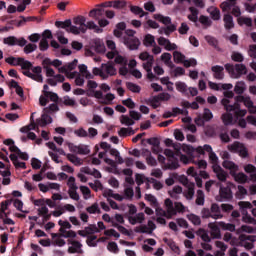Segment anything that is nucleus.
<instances>
[{
	"label": "nucleus",
	"mask_w": 256,
	"mask_h": 256,
	"mask_svg": "<svg viewBox=\"0 0 256 256\" xmlns=\"http://www.w3.org/2000/svg\"><path fill=\"white\" fill-rule=\"evenodd\" d=\"M233 91L225 90L224 91V99H222V105L224 106L226 111H234L236 117H245L247 115V110L241 109V105L239 103H243L246 108H248L249 113L255 115L256 113V106L251 100L249 96H237L235 98V103L231 104L229 99H233L234 97Z\"/></svg>",
	"instance_id": "nucleus-1"
},
{
	"label": "nucleus",
	"mask_w": 256,
	"mask_h": 256,
	"mask_svg": "<svg viewBox=\"0 0 256 256\" xmlns=\"http://www.w3.org/2000/svg\"><path fill=\"white\" fill-rule=\"evenodd\" d=\"M52 67H55V69H58V73H59V69H61V67H63V62L59 59H55V60H51L49 58H45L42 61V66L43 69L45 70L46 73V82L48 83V85H51L52 87H55L57 85V83H63V81H65V76L61 75V74H55V70H53Z\"/></svg>",
	"instance_id": "nucleus-2"
},
{
	"label": "nucleus",
	"mask_w": 256,
	"mask_h": 256,
	"mask_svg": "<svg viewBox=\"0 0 256 256\" xmlns=\"http://www.w3.org/2000/svg\"><path fill=\"white\" fill-rule=\"evenodd\" d=\"M4 144L7 145L9 151H11L10 160L12 161L14 167L16 169H27L25 162H21L19 159H22V161H29V154L21 152V150L15 146V142H13L11 139L5 140Z\"/></svg>",
	"instance_id": "nucleus-3"
},
{
	"label": "nucleus",
	"mask_w": 256,
	"mask_h": 256,
	"mask_svg": "<svg viewBox=\"0 0 256 256\" xmlns=\"http://www.w3.org/2000/svg\"><path fill=\"white\" fill-rule=\"evenodd\" d=\"M174 151L176 157L179 158L181 163H184V165H189V163H191V161L194 159L193 153L195 151L197 152V148L187 144H176L174 145Z\"/></svg>",
	"instance_id": "nucleus-4"
},
{
	"label": "nucleus",
	"mask_w": 256,
	"mask_h": 256,
	"mask_svg": "<svg viewBox=\"0 0 256 256\" xmlns=\"http://www.w3.org/2000/svg\"><path fill=\"white\" fill-rule=\"evenodd\" d=\"M74 25H72L69 29H67V33H73V35H79L80 33H86L91 23V20L87 21L85 16H77L73 19Z\"/></svg>",
	"instance_id": "nucleus-5"
},
{
	"label": "nucleus",
	"mask_w": 256,
	"mask_h": 256,
	"mask_svg": "<svg viewBox=\"0 0 256 256\" xmlns=\"http://www.w3.org/2000/svg\"><path fill=\"white\" fill-rule=\"evenodd\" d=\"M109 155H111L114 160L105 156V152H99L98 157L99 159H104V163H106V165H109V167H112V169H115L117 165H123V163H125V160H123V157H121V153L119 152V150L111 148L109 150Z\"/></svg>",
	"instance_id": "nucleus-6"
},
{
	"label": "nucleus",
	"mask_w": 256,
	"mask_h": 256,
	"mask_svg": "<svg viewBox=\"0 0 256 256\" xmlns=\"http://www.w3.org/2000/svg\"><path fill=\"white\" fill-rule=\"evenodd\" d=\"M139 60L147 61L146 63L143 64V69H145L147 73V78L150 79V81H153V79H155V74H153L152 67H153V62L155 61V58L153 57V55L149 54V52L144 51L139 54Z\"/></svg>",
	"instance_id": "nucleus-7"
},
{
	"label": "nucleus",
	"mask_w": 256,
	"mask_h": 256,
	"mask_svg": "<svg viewBox=\"0 0 256 256\" xmlns=\"http://www.w3.org/2000/svg\"><path fill=\"white\" fill-rule=\"evenodd\" d=\"M225 69L231 79H239L243 75H247V67L243 64H225Z\"/></svg>",
	"instance_id": "nucleus-8"
},
{
	"label": "nucleus",
	"mask_w": 256,
	"mask_h": 256,
	"mask_svg": "<svg viewBox=\"0 0 256 256\" xmlns=\"http://www.w3.org/2000/svg\"><path fill=\"white\" fill-rule=\"evenodd\" d=\"M196 153H198V155H205V153H208L209 161L212 163V167L213 165H219V157H217V154L213 152V148L210 145L206 144L204 146H198L196 148Z\"/></svg>",
	"instance_id": "nucleus-9"
},
{
	"label": "nucleus",
	"mask_w": 256,
	"mask_h": 256,
	"mask_svg": "<svg viewBox=\"0 0 256 256\" xmlns=\"http://www.w3.org/2000/svg\"><path fill=\"white\" fill-rule=\"evenodd\" d=\"M235 187V184L227 182V186H220L219 196L216 197V201H231L233 199V192L231 188Z\"/></svg>",
	"instance_id": "nucleus-10"
},
{
	"label": "nucleus",
	"mask_w": 256,
	"mask_h": 256,
	"mask_svg": "<svg viewBox=\"0 0 256 256\" xmlns=\"http://www.w3.org/2000/svg\"><path fill=\"white\" fill-rule=\"evenodd\" d=\"M58 224L60 226V233H62V236L65 237V239H75L77 237V232L73 230H65V229H71V223L67 220H59Z\"/></svg>",
	"instance_id": "nucleus-11"
},
{
	"label": "nucleus",
	"mask_w": 256,
	"mask_h": 256,
	"mask_svg": "<svg viewBox=\"0 0 256 256\" xmlns=\"http://www.w3.org/2000/svg\"><path fill=\"white\" fill-rule=\"evenodd\" d=\"M43 69L40 66H36L31 70H24L23 75L29 77L33 81H37V83H43Z\"/></svg>",
	"instance_id": "nucleus-12"
},
{
	"label": "nucleus",
	"mask_w": 256,
	"mask_h": 256,
	"mask_svg": "<svg viewBox=\"0 0 256 256\" xmlns=\"http://www.w3.org/2000/svg\"><path fill=\"white\" fill-rule=\"evenodd\" d=\"M228 150L232 153H238L239 157H242V159H247V157H249L247 147H245V145H243L241 142H234L233 144L229 145Z\"/></svg>",
	"instance_id": "nucleus-13"
},
{
	"label": "nucleus",
	"mask_w": 256,
	"mask_h": 256,
	"mask_svg": "<svg viewBox=\"0 0 256 256\" xmlns=\"http://www.w3.org/2000/svg\"><path fill=\"white\" fill-rule=\"evenodd\" d=\"M109 23V20H107L106 18H99L98 24L95 23V21L90 20L88 27L90 28V31H94V33H103V29H105V27H108Z\"/></svg>",
	"instance_id": "nucleus-14"
},
{
	"label": "nucleus",
	"mask_w": 256,
	"mask_h": 256,
	"mask_svg": "<svg viewBox=\"0 0 256 256\" xmlns=\"http://www.w3.org/2000/svg\"><path fill=\"white\" fill-rule=\"evenodd\" d=\"M94 97L103 105H111L113 99H115V95L112 93H108L103 96V92H101V90H96V92H94Z\"/></svg>",
	"instance_id": "nucleus-15"
},
{
	"label": "nucleus",
	"mask_w": 256,
	"mask_h": 256,
	"mask_svg": "<svg viewBox=\"0 0 256 256\" xmlns=\"http://www.w3.org/2000/svg\"><path fill=\"white\" fill-rule=\"evenodd\" d=\"M107 59H114L117 65H127V58L119 54V51H110L106 54Z\"/></svg>",
	"instance_id": "nucleus-16"
},
{
	"label": "nucleus",
	"mask_w": 256,
	"mask_h": 256,
	"mask_svg": "<svg viewBox=\"0 0 256 256\" xmlns=\"http://www.w3.org/2000/svg\"><path fill=\"white\" fill-rule=\"evenodd\" d=\"M123 43L130 51H136L141 45V41L137 37L124 38Z\"/></svg>",
	"instance_id": "nucleus-17"
},
{
	"label": "nucleus",
	"mask_w": 256,
	"mask_h": 256,
	"mask_svg": "<svg viewBox=\"0 0 256 256\" xmlns=\"http://www.w3.org/2000/svg\"><path fill=\"white\" fill-rule=\"evenodd\" d=\"M222 11H231L232 15H234V17H241V8H239V6L237 5H233L231 8V4L229 2H223L220 5Z\"/></svg>",
	"instance_id": "nucleus-18"
},
{
	"label": "nucleus",
	"mask_w": 256,
	"mask_h": 256,
	"mask_svg": "<svg viewBox=\"0 0 256 256\" xmlns=\"http://www.w3.org/2000/svg\"><path fill=\"white\" fill-rule=\"evenodd\" d=\"M157 42L158 45H160V47H164L166 51H175V49H177V44L171 43V41L165 37H159Z\"/></svg>",
	"instance_id": "nucleus-19"
},
{
	"label": "nucleus",
	"mask_w": 256,
	"mask_h": 256,
	"mask_svg": "<svg viewBox=\"0 0 256 256\" xmlns=\"http://www.w3.org/2000/svg\"><path fill=\"white\" fill-rule=\"evenodd\" d=\"M75 238H68V252L70 253H81V247H83V245L81 244V242L74 240Z\"/></svg>",
	"instance_id": "nucleus-20"
},
{
	"label": "nucleus",
	"mask_w": 256,
	"mask_h": 256,
	"mask_svg": "<svg viewBox=\"0 0 256 256\" xmlns=\"http://www.w3.org/2000/svg\"><path fill=\"white\" fill-rule=\"evenodd\" d=\"M212 169L219 181H227L228 174L220 165H213Z\"/></svg>",
	"instance_id": "nucleus-21"
},
{
	"label": "nucleus",
	"mask_w": 256,
	"mask_h": 256,
	"mask_svg": "<svg viewBox=\"0 0 256 256\" xmlns=\"http://www.w3.org/2000/svg\"><path fill=\"white\" fill-rule=\"evenodd\" d=\"M36 123L38 127H47V125H51V123H53V118L47 115V112L44 111L41 117L36 120Z\"/></svg>",
	"instance_id": "nucleus-22"
},
{
	"label": "nucleus",
	"mask_w": 256,
	"mask_h": 256,
	"mask_svg": "<svg viewBox=\"0 0 256 256\" xmlns=\"http://www.w3.org/2000/svg\"><path fill=\"white\" fill-rule=\"evenodd\" d=\"M222 167H224V169H227V171H230L231 176L239 171V165L231 160H224L222 162Z\"/></svg>",
	"instance_id": "nucleus-23"
},
{
	"label": "nucleus",
	"mask_w": 256,
	"mask_h": 256,
	"mask_svg": "<svg viewBox=\"0 0 256 256\" xmlns=\"http://www.w3.org/2000/svg\"><path fill=\"white\" fill-rule=\"evenodd\" d=\"M156 226L153 221H148V226H140L136 228L137 233H148V235H151L153 231H155Z\"/></svg>",
	"instance_id": "nucleus-24"
},
{
	"label": "nucleus",
	"mask_w": 256,
	"mask_h": 256,
	"mask_svg": "<svg viewBox=\"0 0 256 256\" xmlns=\"http://www.w3.org/2000/svg\"><path fill=\"white\" fill-rule=\"evenodd\" d=\"M92 49H94L96 53H105V51H107V48H105V43H103V40L101 39L93 40Z\"/></svg>",
	"instance_id": "nucleus-25"
},
{
	"label": "nucleus",
	"mask_w": 256,
	"mask_h": 256,
	"mask_svg": "<svg viewBox=\"0 0 256 256\" xmlns=\"http://www.w3.org/2000/svg\"><path fill=\"white\" fill-rule=\"evenodd\" d=\"M83 77L85 76L80 75L79 72H71L68 74V79H75V85L78 87H83V85H85V79Z\"/></svg>",
	"instance_id": "nucleus-26"
},
{
	"label": "nucleus",
	"mask_w": 256,
	"mask_h": 256,
	"mask_svg": "<svg viewBox=\"0 0 256 256\" xmlns=\"http://www.w3.org/2000/svg\"><path fill=\"white\" fill-rule=\"evenodd\" d=\"M102 69H103V73L107 75V79H109V77H113V75H117V69L113 64H109V63L102 64Z\"/></svg>",
	"instance_id": "nucleus-27"
},
{
	"label": "nucleus",
	"mask_w": 256,
	"mask_h": 256,
	"mask_svg": "<svg viewBox=\"0 0 256 256\" xmlns=\"http://www.w3.org/2000/svg\"><path fill=\"white\" fill-rule=\"evenodd\" d=\"M165 209L167 211L168 219H171L174 215H177V211L173 207V201L171 199L167 198L164 202Z\"/></svg>",
	"instance_id": "nucleus-28"
},
{
	"label": "nucleus",
	"mask_w": 256,
	"mask_h": 256,
	"mask_svg": "<svg viewBox=\"0 0 256 256\" xmlns=\"http://www.w3.org/2000/svg\"><path fill=\"white\" fill-rule=\"evenodd\" d=\"M212 117H213V113L211 112V110L206 108L204 109L202 119L200 117L196 118L195 123H197L198 125H203L205 121H211Z\"/></svg>",
	"instance_id": "nucleus-29"
},
{
	"label": "nucleus",
	"mask_w": 256,
	"mask_h": 256,
	"mask_svg": "<svg viewBox=\"0 0 256 256\" xmlns=\"http://www.w3.org/2000/svg\"><path fill=\"white\" fill-rule=\"evenodd\" d=\"M77 59H75L73 62L68 63L64 66H62L61 68H59V73H64L65 75H71V73H69V71H73V69H75V67H77Z\"/></svg>",
	"instance_id": "nucleus-30"
},
{
	"label": "nucleus",
	"mask_w": 256,
	"mask_h": 256,
	"mask_svg": "<svg viewBox=\"0 0 256 256\" xmlns=\"http://www.w3.org/2000/svg\"><path fill=\"white\" fill-rule=\"evenodd\" d=\"M154 245H157V241H155V239L153 238H149L144 241V245H142V249L146 253H151V251H153Z\"/></svg>",
	"instance_id": "nucleus-31"
},
{
	"label": "nucleus",
	"mask_w": 256,
	"mask_h": 256,
	"mask_svg": "<svg viewBox=\"0 0 256 256\" xmlns=\"http://www.w3.org/2000/svg\"><path fill=\"white\" fill-rule=\"evenodd\" d=\"M99 85L97 84V82L93 81V80H88L86 87H87V93L90 97H95V93H97V91H95V89H97Z\"/></svg>",
	"instance_id": "nucleus-32"
},
{
	"label": "nucleus",
	"mask_w": 256,
	"mask_h": 256,
	"mask_svg": "<svg viewBox=\"0 0 256 256\" xmlns=\"http://www.w3.org/2000/svg\"><path fill=\"white\" fill-rule=\"evenodd\" d=\"M207 12L213 21H219V19H221V11H219L217 7L211 6L207 9Z\"/></svg>",
	"instance_id": "nucleus-33"
},
{
	"label": "nucleus",
	"mask_w": 256,
	"mask_h": 256,
	"mask_svg": "<svg viewBox=\"0 0 256 256\" xmlns=\"http://www.w3.org/2000/svg\"><path fill=\"white\" fill-rule=\"evenodd\" d=\"M221 119L222 123L226 126L235 125V120L233 119V114H231V111H227V113H224Z\"/></svg>",
	"instance_id": "nucleus-34"
},
{
	"label": "nucleus",
	"mask_w": 256,
	"mask_h": 256,
	"mask_svg": "<svg viewBox=\"0 0 256 256\" xmlns=\"http://www.w3.org/2000/svg\"><path fill=\"white\" fill-rule=\"evenodd\" d=\"M63 234L60 232V234H52V241L54 245H57L58 247L65 246L66 242L65 239H63Z\"/></svg>",
	"instance_id": "nucleus-35"
},
{
	"label": "nucleus",
	"mask_w": 256,
	"mask_h": 256,
	"mask_svg": "<svg viewBox=\"0 0 256 256\" xmlns=\"http://www.w3.org/2000/svg\"><path fill=\"white\" fill-rule=\"evenodd\" d=\"M146 105H150L153 109H157L161 105V99L159 96H153L145 100Z\"/></svg>",
	"instance_id": "nucleus-36"
},
{
	"label": "nucleus",
	"mask_w": 256,
	"mask_h": 256,
	"mask_svg": "<svg viewBox=\"0 0 256 256\" xmlns=\"http://www.w3.org/2000/svg\"><path fill=\"white\" fill-rule=\"evenodd\" d=\"M103 9L101 8V6H98L92 10H90L88 17H90V19H99V17H103Z\"/></svg>",
	"instance_id": "nucleus-37"
},
{
	"label": "nucleus",
	"mask_w": 256,
	"mask_h": 256,
	"mask_svg": "<svg viewBox=\"0 0 256 256\" xmlns=\"http://www.w3.org/2000/svg\"><path fill=\"white\" fill-rule=\"evenodd\" d=\"M244 91H247V84H245L244 81L236 82V84L234 86V92L237 95H243Z\"/></svg>",
	"instance_id": "nucleus-38"
},
{
	"label": "nucleus",
	"mask_w": 256,
	"mask_h": 256,
	"mask_svg": "<svg viewBox=\"0 0 256 256\" xmlns=\"http://www.w3.org/2000/svg\"><path fill=\"white\" fill-rule=\"evenodd\" d=\"M211 70L214 73L215 79H223L225 77V73H223L224 71L223 66L216 65V66H213Z\"/></svg>",
	"instance_id": "nucleus-39"
},
{
	"label": "nucleus",
	"mask_w": 256,
	"mask_h": 256,
	"mask_svg": "<svg viewBox=\"0 0 256 256\" xmlns=\"http://www.w3.org/2000/svg\"><path fill=\"white\" fill-rule=\"evenodd\" d=\"M210 212L212 214V219H223V215L221 214V209L219 208V205L212 204Z\"/></svg>",
	"instance_id": "nucleus-40"
},
{
	"label": "nucleus",
	"mask_w": 256,
	"mask_h": 256,
	"mask_svg": "<svg viewBox=\"0 0 256 256\" xmlns=\"http://www.w3.org/2000/svg\"><path fill=\"white\" fill-rule=\"evenodd\" d=\"M232 177L234 178V181H236V183H247L249 177H247V174L243 173V172H235Z\"/></svg>",
	"instance_id": "nucleus-41"
},
{
	"label": "nucleus",
	"mask_w": 256,
	"mask_h": 256,
	"mask_svg": "<svg viewBox=\"0 0 256 256\" xmlns=\"http://www.w3.org/2000/svg\"><path fill=\"white\" fill-rule=\"evenodd\" d=\"M157 42L155 41V36L153 34H146L143 38L144 47H152Z\"/></svg>",
	"instance_id": "nucleus-42"
},
{
	"label": "nucleus",
	"mask_w": 256,
	"mask_h": 256,
	"mask_svg": "<svg viewBox=\"0 0 256 256\" xmlns=\"http://www.w3.org/2000/svg\"><path fill=\"white\" fill-rule=\"evenodd\" d=\"M126 3L123 0L110 1L105 4V7H113L114 9H123Z\"/></svg>",
	"instance_id": "nucleus-43"
},
{
	"label": "nucleus",
	"mask_w": 256,
	"mask_h": 256,
	"mask_svg": "<svg viewBox=\"0 0 256 256\" xmlns=\"http://www.w3.org/2000/svg\"><path fill=\"white\" fill-rule=\"evenodd\" d=\"M143 221H145V214L143 213H138L136 216L129 217V223H131V225H137V223H142Z\"/></svg>",
	"instance_id": "nucleus-44"
},
{
	"label": "nucleus",
	"mask_w": 256,
	"mask_h": 256,
	"mask_svg": "<svg viewBox=\"0 0 256 256\" xmlns=\"http://www.w3.org/2000/svg\"><path fill=\"white\" fill-rule=\"evenodd\" d=\"M78 69L82 77H85V79H93V74H91V72L87 70V65L85 64L79 65Z\"/></svg>",
	"instance_id": "nucleus-45"
},
{
	"label": "nucleus",
	"mask_w": 256,
	"mask_h": 256,
	"mask_svg": "<svg viewBox=\"0 0 256 256\" xmlns=\"http://www.w3.org/2000/svg\"><path fill=\"white\" fill-rule=\"evenodd\" d=\"M9 205H11V200H6L1 202L0 207V219H3V217H7V209H9Z\"/></svg>",
	"instance_id": "nucleus-46"
},
{
	"label": "nucleus",
	"mask_w": 256,
	"mask_h": 256,
	"mask_svg": "<svg viewBox=\"0 0 256 256\" xmlns=\"http://www.w3.org/2000/svg\"><path fill=\"white\" fill-rule=\"evenodd\" d=\"M181 193H183V188L181 186H174L173 189L168 191V195H170L172 199H177Z\"/></svg>",
	"instance_id": "nucleus-47"
},
{
	"label": "nucleus",
	"mask_w": 256,
	"mask_h": 256,
	"mask_svg": "<svg viewBox=\"0 0 256 256\" xmlns=\"http://www.w3.org/2000/svg\"><path fill=\"white\" fill-rule=\"evenodd\" d=\"M187 191L186 193H184V196L186 197V199L191 200L193 199V197H195V184H189L188 186H186Z\"/></svg>",
	"instance_id": "nucleus-48"
},
{
	"label": "nucleus",
	"mask_w": 256,
	"mask_h": 256,
	"mask_svg": "<svg viewBox=\"0 0 256 256\" xmlns=\"http://www.w3.org/2000/svg\"><path fill=\"white\" fill-rule=\"evenodd\" d=\"M98 232H99V230L97 229V227L90 226V227L86 228L85 230H79L78 235H80V237H87L88 233H98Z\"/></svg>",
	"instance_id": "nucleus-49"
},
{
	"label": "nucleus",
	"mask_w": 256,
	"mask_h": 256,
	"mask_svg": "<svg viewBox=\"0 0 256 256\" xmlns=\"http://www.w3.org/2000/svg\"><path fill=\"white\" fill-rule=\"evenodd\" d=\"M11 203H13V206L15 207V209H17V211H22V213H27V211L23 210V201H21L18 198H12L10 199Z\"/></svg>",
	"instance_id": "nucleus-50"
},
{
	"label": "nucleus",
	"mask_w": 256,
	"mask_h": 256,
	"mask_svg": "<svg viewBox=\"0 0 256 256\" xmlns=\"http://www.w3.org/2000/svg\"><path fill=\"white\" fill-rule=\"evenodd\" d=\"M190 15H188L189 21H192L193 23H196L197 19H199V11H197V8L190 7L189 8Z\"/></svg>",
	"instance_id": "nucleus-51"
},
{
	"label": "nucleus",
	"mask_w": 256,
	"mask_h": 256,
	"mask_svg": "<svg viewBox=\"0 0 256 256\" xmlns=\"http://www.w3.org/2000/svg\"><path fill=\"white\" fill-rule=\"evenodd\" d=\"M224 23L226 29H233L235 27V24L233 23V16L226 14L224 15Z\"/></svg>",
	"instance_id": "nucleus-52"
},
{
	"label": "nucleus",
	"mask_w": 256,
	"mask_h": 256,
	"mask_svg": "<svg viewBox=\"0 0 256 256\" xmlns=\"http://www.w3.org/2000/svg\"><path fill=\"white\" fill-rule=\"evenodd\" d=\"M173 60L175 63H184L185 62V54L179 52V51H174L173 52Z\"/></svg>",
	"instance_id": "nucleus-53"
},
{
	"label": "nucleus",
	"mask_w": 256,
	"mask_h": 256,
	"mask_svg": "<svg viewBox=\"0 0 256 256\" xmlns=\"http://www.w3.org/2000/svg\"><path fill=\"white\" fill-rule=\"evenodd\" d=\"M68 161H70V163H73V165H83V160H81L79 157L73 155V154H67L66 155Z\"/></svg>",
	"instance_id": "nucleus-54"
},
{
	"label": "nucleus",
	"mask_w": 256,
	"mask_h": 256,
	"mask_svg": "<svg viewBox=\"0 0 256 256\" xmlns=\"http://www.w3.org/2000/svg\"><path fill=\"white\" fill-rule=\"evenodd\" d=\"M9 85L12 89H15L19 97H23V88H21V86H19V84L15 80H11Z\"/></svg>",
	"instance_id": "nucleus-55"
},
{
	"label": "nucleus",
	"mask_w": 256,
	"mask_h": 256,
	"mask_svg": "<svg viewBox=\"0 0 256 256\" xmlns=\"http://www.w3.org/2000/svg\"><path fill=\"white\" fill-rule=\"evenodd\" d=\"M237 22H238V25H240L241 27H243V25H246V27H251V25H253V20L247 17H239L237 19Z\"/></svg>",
	"instance_id": "nucleus-56"
},
{
	"label": "nucleus",
	"mask_w": 256,
	"mask_h": 256,
	"mask_svg": "<svg viewBox=\"0 0 256 256\" xmlns=\"http://www.w3.org/2000/svg\"><path fill=\"white\" fill-rule=\"evenodd\" d=\"M145 199H146V201H148V203L151 205V207L155 208V207L159 206V202L157 201V197H155L154 195L146 194Z\"/></svg>",
	"instance_id": "nucleus-57"
},
{
	"label": "nucleus",
	"mask_w": 256,
	"mask_h": 256,
	"mask_svg": "<svg viewBox=\"0 0 256 256\" xmlns=\"http://www.w3.org/2000/svg\"><path fill=\"white\" fill-rule=\"evenodd\" d=\"M120 137H128V135H135L133 128H121L118 132Z\"/></svg>",
	"instance_id": "nucleus-58"
},
{
	"label": "nucleus",
	"mask_w": 256,
	"mask_h": 256,
	"mask_svg": "<svg viewBox=\"0 0 256 256\" xmlns=\"http://www.w3.org/2000/svg\"><path fill=\"white\" fill-rule=\"evenodd\" d=\"M38 214L40 215V217H43L45 221H47V219L51 217V214H49V209L47 208V206L40 207L38 209Z\"/></svg>",
	"instance_id": "nucleus-59"
},
{
	"label": "nucleus",
	"mask_w": 256,
	"mask_h": 256,
	"mask_svg": "<svg viewBox=\"0 0 256 256\" xmlns=\"http://www.w3.org/2000/svg\"><path fill=\"white\" fill-rule=\"evenodd\" d=\"M120 123L122 125H126L127 127H131V125H135V121H133L129 116L122 115L120 117Z\"/></svg>",
	"instance_id": "nucleus-60"
},
{
	"label": "nucleus",
	"mask_w": 256,
	"mask_h": 256,
	"mask_svg": "<svg viewBox=\"0 0 256 256\" xmlns=\"http://www.w3.org/2000/svg\"><path fill=\"white\" fill-rule=\"evenodd\" d=\"M92 75L101 77V79H107V74H105V72H103V65L101 66V68H93L92 69Z\"/></svg>",
	"instance_id": "nucleus-61"
},
{
	"label": "nucleus",
	"mask_w": 256,
	"mask_h": 256,
	"mask_svg": "<svg viewBox=\"0 0 256 256\" xmlns=\"http://www.w3.org/2000/svg\"><path fill=\"white\" fill-rule=\"evenodd\" d=\"M125 223L123 216L120 214H116L114 218H112V227H118L119 225Z\"/></svg>",
	"instance_id": "nucleus-62"
},
{
	"label": "nucleus",
	"mask_w": 256,
	"mask_h": 256,
	"mask_svg": "<svg viewBox=\"0 0 256 256\" xmlns=\"http://www.w3.org/2000/svg\"><path fill=\"white\" fill-rule=\"evenodd\" d=\"M175 181H177V173H171L168 178L165 180V184L168 187H171L172 185H175Z\"/></svg>",
	"instance_id": "nucleus-63"
},
{
	"label": "nucleus",
	"mask_w": 256,
	"mask_h": 256,
	"mask_svg": "<svg viewBox=\"0 0 256 256\" xmlns=\"http://www.w3.org/2000/svg\"><path fill=\"white\" fill-rule=\"evenodd\" d=\"M80 191L84 197V199H91V189L87 186H80Z\"/></svg>",
	"instance_id": "nucleus-64"
}]
</instances>
